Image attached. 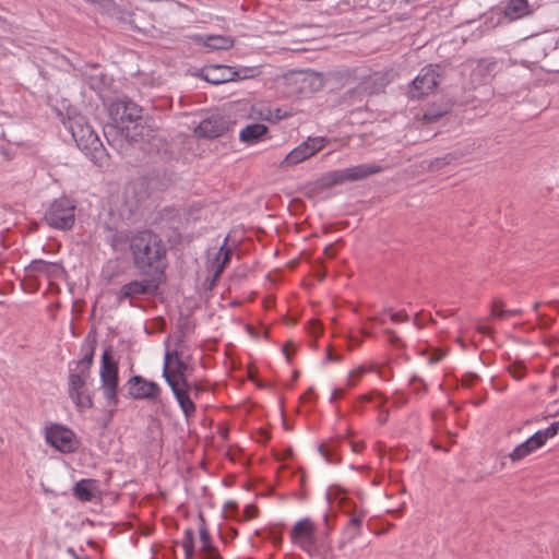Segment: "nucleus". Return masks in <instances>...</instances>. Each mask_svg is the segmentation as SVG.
I'll list each match as a JSON object with an SVG mask.
<instances>
[{
  "mask_svg": "<svg viewBox=\"0 0 559 559\" xmlns=\"http://www.w3.org/2000/svg\"><path fill=\"white\" fill-rule=\"evenodd\" d=\"M132 263L144 276H163L167 267V248L163 239L148 229L134 233L129 239Z\"/></svg>",
  "mask_w": 559,
  "mask_h": 559,
  "instance_id": "nucleus-1",
  "label": "nucleus"
},
{
  "mask_svg": "<svg viewBox=\"0 0 559 559\" xmlns=\"http://www.w3.org/2000/svg\"><path fill=\"white\" fill-rule=\"evenodd\" d=\"M97 338L95 332H90L81 344V358L68 364V394L75 406L81 409L93 407L92 394L87 388L91 368L94 361Z\"/></svg>",
  "mask_w": 559,
  "mask_h": 559,
  "instance_id": "nucleus-2",
  "label": "nucleus"
},
{
  "mask_svg": "<svg viewBox=\"0 0 559 559\" xmlns=\"http://www.w3.org/2000/svg\"><path fill=\"white\" fill-rule=\"evenodd\" d=\"M69 130L78 147L94 163H102L105 157V147L93 128L83 117L70 121Z\"/></svg>",
  "mask_w": 559,
  "mask_h": 559,
  "instance_id": "nucleus-3",
  "label": "nucleus"
},
{
  "mask_svg": "<svg viewBox=\"0 0 559 559\" xmlns=\"http://www.w3.org/2000/svg\"><path fill=\"white\" fill-rule=\"evenodd\" d=\"M100 389L106 400L107 406L117 407L119 403V366L112 357V349L107 346L100 358L99 367Z\"/></svg>",
  "mask_w": 559,
  "mask_h": 559,
  "instance_id": "nucleus-4",
  "label": "nucleus"
},
{
  "mask_svg": "<svg viewBox=\"0 0 559 559\" xmlns=\"http://www.w3.org/2000/svg\"><path fill=\"white\" fill-rule=\"evenodd\" d=\"M377 164H359L352 167L332 170L323 174L317 185L321 189H329L348 181H358L382 171Z\"/></svg>",
  "mask_w": 559,
  "mask_h": 559,
  "instance_id": "nucleus-5",
  "label": "nucleus"
},
{
  "mask_svg": "<svg viewBox=\"0 0 559 559\" xmlns=\"http://www.w3.org/2000/svg\"><path fill=\"white\" fill-rule=\"evenodd\" d=\"M75 203L72 200L61 197L50 203L44 219L53 229L69 230L75 222Z\"/></svg>",
  "mask_w": 559,
  "mask_h": 559,
  "instance_id": "nucleus-6",
  "label": "nucleus"
},
{
  "mask_svg": "<svg viewBox=\"0 0 559 559\" xmlns=\"http://www.w3.org/2000/svg\"><path fill=\"white\" fill-rule=\"evenodd\" d=\"M160 281L156 276H145L143 280H133L123 284L116 293V301L122 305L128 301L131 307L135 306L134 300L141 296H156Z\"/></svg>",
  "mask_w": 559,
  "mask_h": 559,
  "instance_id": "nucleus-7",
  "label": "nucleus"
},
{
  "mask_svg": "<svg viewBox=\"0 0 559 559\" xmlns=\"http://www.w3.org/2000/svg\"><path fill=\"white\" fill-rule=\"evenodd\" d=\"M114 123L120 128L138 127V131H143L141 124L142 108L128 98L114 102L109 108Z\"/></svg>",
  "mask_w": 559,
  "mask_h": 559,
  "instance_id": "nucleus-8",
  "label": "nucleus"
},
{
  "mask_svg": "<svg viewBox=\"0 0 559 559\" xmlns=\"http://www.w3.org/2000/svg\"><path fill=\"white\" fill-rule=\"evenodd\" d=\"M441 73L440 67L429 64L424 67L408 87V96L412 99H420L429 95L440 84Z\"/></svg>",
  "mask_w": 559,
  "mask_h": 559,
  "instance_id": "nucleus-9",
  "label": "nucleus"
},
{
  "mask_svg": "<svg viewBox=\"0 0 559 559\" xmlns=\"http://www.w3.org/2000/svg\"><path fill=\"white\" fill-rule=\"evenodd\" d=\"M559 423H552L545 429L536 431L533 436L526 439L524 442L516 445L512 452L508 454V457L512 463H518L542 448L546 441L558 433Z\"/></svg>",
  "mask_w": 559,
  "mask_h": 559,
  "instance_id": "nucleus-10",
  "label": "nucleus"
},
{
  "mask_svg": "<svg viewBox=\"0 0 559 559\" xmlns=\"http://www.w3.org/2000/svg\"><path fill=\"white\" fill-rule=\"evenodd\" d=\"M104 134L110 147L118 153L123 154L133 142L143 139V133L138 131V127L120 128L116 124H108L104 128Z\"/></svg>",
  "mask_w": 559,
  "mask_h": 559,
  "instance_id": "nucleus-11",
  "label": "nucleus"
},
{
  "mask_svg": "<svg viewBox=\"0 0 559 559\" xmlns=\"http://www.w3.org/2000/svg\"><path fill=\"white\" fill-rule=\"evenodd\" d=\"M326 143L328 139L325 136H309L285 156L281 163V167H290L307 160L320 152Z\"/></svg>",
  "mask_w": 559,
  "mask_h": 559,
  "instance_id": "nucleus-12",
  "label": "nucleus"
},
{
  "mask_svg": "<svg viewBox=\"0 0 559 559\" xmlns=\"http://www.w3.org/2000/svg\"><path fill=\"white\" fill-rule=\"evenodd\" d=\"M46 442L62 453H72L78 449L74 432L62 425H51L46 429Z\"/></svg>",
  "mask_w": 559,
  "mask_h": 559,
  "instance_id": "nucleus-13",
  "label": "nucleus"
},
{
  "mask_svg": "<svg viewBox=\"0 0 559 559\" xmlns=\"http://www.w3.org/2000/svg\"><path fill=\"white\" fill-rule=\"evenodd\" d=\"M127 386L128 395L133 400L158 402L162 394V389L156 382L147 380L142 376L129 378Z\"/></svg>",
  "mask_w": 559,
  "mask_h": 559,
  "instance_id": "nucleus-14",
  "label": "nucleus"
},
{
  "mask_svg": "<svg viewBox=\"0 0 559 559\" xmlns=\"http://www.w3.org/2000/svg\"><path fill=\"white\" fill-rule=\"evenodd\" d=\"M187 364L181 360L178 353L166 352L165 361L163 367V377L168 383L170 381L176 386H188V379L186 377Z\"/></svg>",
  "mask_w": 559,
  "mask_h": 559,
  "instance_id": "nucleus-15",
  "label": "nucleus"
},
{
  "mask_svg": "<svg viewBox=\"0 0 559 559\" xmlns=\"http://www.w3.org/2000/svg\"><path fill=\"white\" fill-rule=\"evenodd\" d=\"M229 129V122L221 112H213L203 119L195 128L198 138L215 139L223 135Z\"/></svg>",
  "mask_w": 559,
  "mask_h": 559,
  "instance_id": "nucleus-16",
  "label": "nucleus"
},
{
  "mask_svg": "<svg viewBox=\"0 0 559 559\" xmlns=\"http://www.w3.org/2000/svg\"><path fill=\"white\" fill-rule=\"evenodd\" d=\"M349 518L342 530V538L338 542V548L343 549L347 544L353 543L362 533V523L367 516L364 509H355L348 513Z\"/></svg>",
  "mask_w": 559,
  "mask_h": 559,
  "instance_id": "nucleus-17",
  "label": "nucleus"
},
{
  "mask_svg": "<svg viewBox=\"0 0 559 559\" xmlns=\"http://www.w3.org/2000/svg\"><path fill=\"white\" fill-rule=\"evenodd\" d=\"M290 84L296 85V92L300 94L313 93L323 86V76L314 71H302L287 78Z\"/></svg>",
  "mask_w": 559,
  "mask_h": 559,
  "instance_id": "nucleus-18",
  "label": "nucleus"
},
{
  "mask_svg": "<svg viewBox=\"0 0 559 559\" xmlns=\"http://www.w3.org/2000/svg\"><path fill=\"white\" fill-rule=\"evenodd\" d=\"M168 385L185 416L186 421L190 423L197 413V406L193 399L188 394L186 386H176L170 381H168Z\"/></svg>",
  "mask_w": 559,
  "mask_h": 559,
  "instance_id": "nucleus-19",
  "label": "nucleus"
},
{
  "mask_svg": "<svg viewBox=\"0 0 559 559\" xmlns=\"http://www.w3.org/2000/svg\"><path fill=\"white\" fill-rule=\"evenodd\" d=\"M527 0H509L502 9L503 19L513 22L532 14Z\"/></svg>",
  "mask_w": 559,
  "mask_h": 559,
  "instance_id": "nucleus-20",
  "label": "nucleus"
},
{
  "mask_svg": "<svg viewBox=\"0 0 559 559\" xmlns=\"http://www.w3.org/2000/svg\"><path fill=\"white\" fill-rule=\"evenodd\" d=\"M269 129L262 123H251L239 132V140L248 145L255 144L266 136Z\"/></svg>",
  "mask_w": 559,
  "mask_h": 559,
  "instance_id": "nucleus-21",
  "label": "nucleus"
},
{
  "mask_svg": "<svg viewBox=\"0 0 559 559\" xmlns=\"http://www.w3.org/2000/svg\"><path fill=\"white\" fill-rule=\"evenodd\" d=\"M61 270V266L56 262H48L44 260H33L26 267L25 271L28 276H35L37 274H44L47 277H53Z\"/></svg>",
  "mask_w": 559,
  "mask_h": 559,
  "instance_id": "nucleus-22",
  "label": "nucleus"
},
{
  "mask_svg": "<svg viewBox=\"0 0 559 559\" xmlns=\"http://www.w3.org/2000/svg\"><path fill=\"white\" fill-rule=\"evenodd\" d=\"M342 439H331L319 445V453L329 464H338L342 461L341 450Z\"/></svg>",
  "mask_w": 559,
  "mask_h": 559,
  "instance_id": "nucleus-23",
  "label": "nucleus"
},
{
  "mask_svg": "<svg viewBox=\"0 0 559 559\" xmlns=\"http://www.w3.org/2000/svg\"><path fill=\"white\" fill-rule=\"evenodd\" d=\"M96 480L81 479L73 487L74 497L82 502H90L95 497Z\"/></svg>",
  "mask_w": 559,
  "mask_h": 559,
  "instance_id": "nucleus-24",
  "label": "nucleus"
},
{
  "mask_svg": "<svg viewBox=\"0 0 559 559\" xmlns=\"http://www.w3.org/2000/svg\"><path fill=\"white\" fill-rule=\"evenodd\" d=\"M228 238L226 237L219 250L217 251L212 265L214 267V278H218L230 261L233 249L227 247Z\"/></svg>",
  "mask_w": 559,
  "mask_h": 559,
  "instance_id": "nucleus-25",
  "label": "nucleus"
},
{
  "mask_svg": "<svg viewBox=\"0 0 559 559\" xmlns=\"http://www.w3.org/2000/svg\"><path fill=\"white\" fill-rule=\"evenodd\" d=\"M373 93L370 88V80L360 82L353 90L347 91L344 95L345 100H348L350 105L362 102L364 97Z\"/></svg>",
  "mask_w": 559,
  "mask_h": 559,
  "instance_id": "nucleus-26",
  "label": "nucleus"
},
{
  "mask_svg": "<svg viewBox=\"0 0 559 559\" xmlns=\"http://www.w3.org/2000/svg\"><path fill=\"white\" fill-rule=\"evenodd\" d=\"M233 39L227 36H209L205 46L215 50H226L233 47Z\"/></svg>",
  "mask_w": 559,
  "mask_h": 559,
  "instance_id": "nucleus-27",
  "label": "nucleus"
},
{
  "mask_svg": "<svg viewBox=\"0 0 559 559\" xmlns=\"http://www.w3.org/2000/svg\"><path fill=\"white\" fill-rule=\"evenodd\" d=\"M199 534H200V544H201L200 548H199V552L213 551V547L215 545H214L212 537L206 528L203 518H201V525L199 527Z\"/></svg>",
  "mask_w": 559,
  "mask_h": 559,
  "instance_id": "nucleus-28",
  "label": "nucleus"
},
{
  "mask_svg": "<svg viewBox=\"0 0 559 559\" xmlns=\"http://www.w3.org/2000/svg\"><path fill=\"white\" fill-rule=\"evenodd\" d=\"M199 534H200V544H201L200 548H199V552L213 551V547L215 545H214L212 537L206 528L203 518H201V525L199 527Z\"/></svg>",
  "mask_w": 559,
  "mask_h": 559,
  "instance_id": "nucleus-29",
  "label": "nucleus"
},
{
  "mask_svg": "<svg viewBox=\"0 0 559 559\" xmlns=\"http://www.w3.org/2000/svg\"><path fill=\"white\" fill-rule=\"evenodd\" d=\"M181 546L185 552V559H192L195 554L194 533L192 528L185 530Z\"/></svg>",
  "mask_w": 559,
  "mask_h": 559,
  "instance_id": "nucleus-30",
  "label": "nucleus"
},
{
  "mask_svg": "<svg viewBox=\"0 0 559 559\" xmlns=\"http://www.w3.org/2000/svg\"><path fill=\"white\" fill-rule=\"evenodd\" d=\"M521 313V310L514 309V310H504L503 309V302L500 299L493 300L491 305V312L490 317L497 318V319H506L509 316H518Z\"/></svg>",
  "mask_w": 559,
  "mask_h": 559,
  "instance_id": "nucleus-31",
  "label": "nucleus"
},
{
  "mask_svg": "<svg viewBox=\"0 0 559 559\" xmlns=\"http://www.w3.org/2000/svg\"><path fill=\"white\" fill-rule=\"evenodd\" d=\"M457 158H459L457 154L447 153L442 157H437L433 160H431L429 164V169L430 170H439V169L443 168L444 166L452 164Z\"/></svg>",
  "mask_w": 559,
  "mask_h": 559,
  "instance_id": "nucleus-32",
  "label": "nucleus"
},
{
  "mask_svg": "<svg viewBox=\"0 0 559 559\" xmlns=\"http://www.w3.org/2000/svg\"><path fill=\"white\" fill-rule=\"evenodd\" d=\"M497 62L491 59H481L478 61L475 72L485 75L491 73L496 69Z\"/></svg>",
  "mask_w": 559,
  "mask_h": 559,
  "instance_id": "nucleus-33",
  "label": "nucleus"
},
{
  "mask_svg": "<svg viewBox=\"0 0 559 559\" xmlns=\"http://www.w3.org/2000/svg\"><path fill=\"white\" fill-rule=\"evenodd\" d=\"M218 69H219V67H215V68L206 70L205 73H204V79L207 82L213 83V84H219V83H223V82H227L229 79L218 78L216 75V71Z\"/></svg>",
  "mask_w": 559,
  "mask_h": 559,
  "instance_id": "nucleus-34",
  "label": "nucleus"
},
{
  "mask_svg": "<svg viewBox=\"0 0 559 559\" xmlns=\"http://www.w3.org/2000/svg\"><path fill=\"white\" fill-rule=\"evenodd\" d=\"M384 335L386 336L388 343L391 344L394 347H401L403 345L402 340L400 336L390 329L383 330Z\"/></svg>",
  "mask_w": 559,
  "mask_h": 559,
  "instance_id": "nucleus-35",
  "label": "nucleus"
},
{
  "mask_svg": "<svg viewBox=\"0 0 559 559\" xmlns=\"http://www.w3.org/2000/svg\"><path fill=\"white\" fill-rule=\"evenodd\" d=\"M385 313L390 314L393 322H406L408 321V314L405 311L393 312L391 308L384 309Z\"/></svg>",
  "mask_w": 559,
  "mask_h": 559,
  "instance_id": "nucleus-36",
  "label": "nucleus"
},
{
  "mask_svg": "<svg viewBox=\"0 0 559 559\" xmlns=\"http://www.w3.org/2000/svg\"><path fill=\"white\" fill-rule=\"evenodd\" d=\"M509 372L515 380H521L525 376V368L522 365H512L509 367Z\"/></svg>",
  "mask_w": 559,
  "mask_h": 559,
  "instance_id": "nucleus-37",
  "label": "nucleus"
},
{
  "mask_svg": "<svg viewBox=\"0 0 559 559\" xmlns=\"http://www.w3.org/2000/svg\"><path fill=\"white\" fill-rule=\"evenodd\" d=\"M187 392L194 400L203 392V388L198 383H190L188 381Z\"/></svg>",
  "mask_w": 559,
  "mask_h": 559,
  "instance_id": "nucleus-38",
  "label": "nucleus"
},
{
  "mask_svg": "<svg viewBox=\"0 0 559 559\" xmlns=\"http://www.w3.org/2000/svg\"><path fill=\"white\" fill-rule=\"evenodd\" d=\"M272 123L278 122L282 119L288 117L287 111L283 110L280 107H272Z\"/></svg>",
  "mask_w": 559,
  "mask_h": 559,
  "instance_id": "nucleus-39",
  "label": "nucleus"
},
{
  "mask_svg": "<svg viewBox=\"0 0 559 559\" xmlns=\"http://www.w3.org/2000/svg\"><path fill=\"white\" fill-rule=\"evenodd\" d=\"M258 115L262 120H266L269 122H272V107L271 106H263L258 110Z\"/></svg>",
  "mask_w": 559,
  "mask_h": 559,
  "instance_id": "nucleus-40",
  "label": "nucleus"
},
{
  "mask_svg": "<svg viewBox=\"0 0 559 559\" xmlns=\"http://www.w3.org/2000/svg\"><path fill=\"white\" fill-rule=\"evenodd\" d=\"M366 372H367V368H365V367H359V368H357V369L353 370V371L349 373V376H348V385H349V386L355 385V382L353 381V378H354V377L359 378V377L364 376Z\"/></svg>",
  "mask_w": 559,
  "mask_h": 559,
  "instance_id": "nucleus-41",
  "label": "nucleus"
},
{
  "mask_svg": "<svg viewBox=\"0 0 559 559\" xmlns=\"http://www.w3.org/2000/svg\"><path fill=\"white\" fill-rule=\"evenodd\" d=\"M201 559H223L216 546L213 547V551L199 552Z\"/></svg>",
  "mask_w": 559,
  "mask_h": 559,
  "instance_id": "nucleus-42",
  "label": "nucleus"
},
{
  "mask_svg": "<svg viewBox=\"0 0 559 559\" xmlns=\"http://www.w3.org/2000/svg\"><path fill=\"white\" fill-rule=\"evenodd\" d=\"M442 116V114H433L431 111H427L425 112L424 115V120L427 121V122H433L436 121L438 118H440Z\"/></svg>",
  "mask_w": 559,
  "mask_h": 559,
  "instance_id": "nucleus-43",
  "label": "nucleus"
},
{
  "mask_svg": "<svg viewBox=\"0 0 559 559\" xmlns=\"http://www.w3.org/2000/svg\"><path fill=\"white\" fill-rule=\"evenodd\" d=\"M349 444L352 447L353 452H355V453H359L365 447L364 442L350 441Z\"/></svg>",
  "mask_w": 559,
  "mask_h": 559,
  "instance_id": "nucleus-44",
  "label": "nucleus"
},
{
  "mask_svg": "<svg viewBox=\"0 0 559 559\" xmlns=\"http://www.w3.org/2000/svg\"><path fill=\"white\" fill-rule=\"evenodd\" d=\"M441 359H442V355L433 354L429 357L428 362H429V365H433V364L439 362Z\"/></svg>",
  "mask_w": 559,
  "mask_h": 559,
  "instance_id": "nucleus-45",
  "label": "nucleus"
},
{
  "mask_svg": "<svg viewBox=\"0 0 559 559\" xmlns=\"http://www.w3.org/2000/svg\"><path fill=\"white\" fill-rule=\"evenodd\" d=\"M477 330L478 332L483 333V334H488L490 332L489 328L485 324H477Z\"/></svg>",
  "mask_w": 559,
  "mask_h": 559,
  "instance_id": "nucleus-46",
  "label": "nucleus"
},
{
  "mask_svg": "<svg viewBox=\"0 0 559 559\" xmlns=\"http://www.w3.org/2000/svg\"><path fill=\"white\" fill-rule=\"evenodd\" d=\"M343 391L341 389H335L331 395V401L337 400L342 395Z\"/></svg>",
  "mask_w": 559,
  "mask_h": 559,
  "instance_id": "nucleus-47",
  "label": "nucleus"
},
{
  "mask_svg": "<svg viewBox=\"0 0 559 559\" xmlns=\"http://www.w3.org/2000/svg\"><path fill=\"white\" fill-rule=\"evenodd\" d=\"M369 320H370V321L379 322V323H381V324H383V323L385 322V320H384L382 317H380V316H373V317H370V318H369Z\"/></svg>",
  "mask_w": 559,
  "mask_h": 559,
  "instance_id": "nucleus-48",
  "label": "nucleus"
},
{
  "mask_svg": "<svg viewBox=\"0 0 559 559\" xmlns=\"http://www.w3.org/2000/svg\"><path fill=\"white\" fill-rule=\"evenodd\" d=\"M361 333H362V335H364V336H366V337H373V333H372L370 330L366 329V328H364V329L361 330Z\"/></svg>",
  "mask_w": 559,
  "mask_h": 559,
  "instance_id": "nucleus-49",
  "label": "nucleus"
},
{
  "mask_svg": "<svg viewBox=\"0 0 559 559\" xmlns=\"http://www.w3.org/2000/svg\"><path fill=\"white\" fill-rule=\"evenodd\" d=\"M67 551H68V554H70L73 557V559H75V556H78L74 548H72V547H69Z\"/></svg>",
  "mask_w": 559,
  "mask_h": 559,
  "instance_id": "nucleus-50",
  "label": "nucleus"
},
{
  "mask_svg": "<svg viewBox=\"0 0 559 559\" xmlns=\"http://www.w3.org/2000/svg\"><path fill=\"white\" fill-rule=\"evenodd\" d=\"M326 359H328V360H330V361H332V360H334L335 358L333 357V355H332L331 353H328V355H326Z\"/></svg>",
  "mask_w": 559,
  "mask_h": 559,
  "instance_id": "nucleus-51",
  "label": "nucleus"
},
{
  "mask_svg": "<svg viewBox=\"0 0 559 559\" xmlns=\"http://www.w3.org/2000/svg\"><path fill=\"white\" fill-rule=\"evenodd\" d=\"M75 559H92V558H90L88 556H85V557L75 556Z\"/></svg>",
  "mask_w": 559,
  "mask_h": 559,
  "instance_id": "nucleus-52",
  "label": "nucleus"
},
{
  "mask_svg": "<svg viewBox=\"0 0 559 559\" xmlns=\"http://www.w3.org/2000/svg\"><path fill=\"white\" fill-rule=\"evenodd\" d=\"M555 48H559V37L557 38V40L555 43Z\"/></svg>",
  "mask_w": 559,
  "mask_h": 559,
  "instance_id": "nucleus-53",
  "label": "nucleus"
}]
</instances>
